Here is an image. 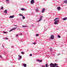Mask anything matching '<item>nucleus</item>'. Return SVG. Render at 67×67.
I'll list each match as a JSON object with an SVG mask.
<instances>
[{"instance_id":"nucleus-1","label":"nucleus","mask_w":67,"mask_h":67,"mask_svg":"<svg viewBox=\"0 0 67 67\" xmlns=\"http://www.w3.org/2000/svg\"><path fill=\"white\" fill-rule=\"evenodd\" d=\"M50 65L51 67H55V66H57V65H58V64H57L56 63H55L54 64L53 63H51L50 64Z\"/></svg>"},{"instance_id":"nucleus-2","label":"nucleus","mask_w":67,"mask_h":67,"mask_svg":"<svg viewBox=\"0 0 67 67\" xmlns=\"http://www.w3.org/2000/svg\"><path fill=\"white\" fill-rule=\"evenodd\" d=\"M59 22V20H57L54 23V24H57V23H58Z\"/></svg>"},{"instance_id":"nucleus-3","label":"nucleus","mask_w":67,"mask_h":67,"mask_svg":"<svg viewBox=\"0 0 67 67\" xmlns=\"http://www.w3.org/2000/svg\"><path fill=\"white\" fill-rule=\"evenodd\" d=\"M54 35H52L51 36V40H53V39H54Z\"/></svg>"},{"instance_id":"nucleus-4","label":"nucleus","mask_w":67,"mask_h":67,"mask_svg":"<svg viewBox=\"0 0 67 67\" xmlns=\"http://www.w3.org/2000/svg\"><path fill=\"white\" fill-rule=\"evenodd\" d=\"M31 4H33L34 3V0H31Z\"/></svg>"},{"instance_id":"nucleus-5","label":"nucleus","mask_w":67,"mask_h":67,"mask_svg":"<svg viewBox=\"0 0 67 67\" xmlns=\"http://www.w3.org/2000/svg\"><path fill=\"white\" fill-rule=\"evenodd\" d=\"M42 17H43V16H41L40 17V20L37 21V22H40V21H41V20L42 19Z\"/></svg>"},{"instance_id":"nucleus-6","label":"nucleus","mask_w":67,"mask_h":67,"mask_svg":"<svg viewBox=\"0 0 67 67\" xmlns=\"http://www.w3.org/2000/svg\"><path fill=\"white\" fill-rule=\"evenodd\" d=\"M45 8H43L42 11V13H44V12H45Z\"/></svg>"},{"instance_id":"nucleus-7","label":"nucleus","mask_w":67,"mask_h":67,"mask_svg":"<svg viewBox=\"0 0 67 67\" xmlns=\"http://www.w3.org/2000/svg\"><path fill=\"white\" fill-rule=\"evenodd\" d=\"M16 29V28H13L11 30H10L9 31V32H11V31H13V30H15V29Z\"/></svg>"},{"instance_id":"nucleus-8","label":"nucleus","mask_w":67,"mask_h":67,"mask_svg":"<svg viewBox=\"0 0 67 67\" xmlns=\"http://www.w3.org/2000/svg\"><path fill=\"white\" fill-rule=\"evenodd\" d=\"M14 15H13L12 16H9V18H14Z\"/></svg>"},{"instance_id":"nucleus-9","label":"nucleus","mask_w":67,"mask_h":67,"mask_svg":"<svg viewBox=\"0 0 67 67\" xmlns=\"http://www.w3.org/2000/svg\"><path fill=\"white\" fill-rule=\"evenodd\" d=\"M57 9L59 10H60V7H58Z\"/></svg>"},{"instance_id":"nucleus-10","label":"nucleus","mask_w":67,"mask_h":67,"mask_svg":"<svg viewBox=\"0 0 67 67\" xmlns=\"http://www.w3.org/2000/svg\"><path fill=\"white\" fill-rule=\"evenodd\" d=\"M3 32V33H4V34H7V33H8V32H5L4 31Z\"/></svg>"},{"instance_id":"nucleus-11","label":"nucleus","mask_w":67,"mask_h":67,"mask_svg":"<svg viewBox=\"0 0 67 67\" xmlns=\"http://www.w3.org/2000/svg\"><path fill=\"white\" fill-rule=\"evenodd\" d=\"M7 10H5L4 12L5 13V14H7Z\"/></svg>"},{"instance_id":"nucleus-12","label":"nucleus","mask_w":67,"mask_h":67,"mask_svg":"<svg viewBox=\"0 0 67 67\" xmlns=\"http://www.w3.org/2000/svg\"><path fill=\"white\" fill-rule=\"evenodd\" d=\"M23 65L24 67H26V64H23Z\"/></svg>"},{"instance_id":"nucleus-13","label":"nucleus","mask_w":67,"mask_h":67,"mask_svg":"<svg viewBox=\"0 0 67 67\" xmlns=\"http://www.w3.org/2000/svg\"><path fill=\"white\" fill-rule=\"evenodd\" d=\"M22 27H27V26L23 25Z\"/></svg>"},{"instance_id":"nucleus-14","label":"nucleus","mask_w":67,"mask_h":67,"mask_svg":"<svg viewBox=\"0 0 67 67\" xmlns=\"http://www.w3.org/2000/svg\"><path fill=\"white\" fill-rule=\"evenodd\" d=\"M63 20H67V17L63 18Z\"/></svg>"},{"instance_id":"nucleus-15","label":"nucleus","mask_w":67,"mask_h":67,"mask_svg":"<svg viewBox=\"0 0 67 67\" xmlns=\"http://www.w3.org/2000/svg\"><path fill=\"white\" fill-rule=\"evenodd\" d=\"M64 3H67V0H65L64 1Z\"/></svg>"},{"instance_id":"nucleus-16","label":"nucleus","mask_w":67,"mask_h":67,"mask_svg":"<svg viewBox=\"0 0 67 67\" xmlns=\"http://www.w3.org/2000/svg\"><path fill=\"white\" fill-rule=\"evenodd\" d=\"M49 65H48L47 64H46V67H49Z\"/></svg>"},{"instance_id":"nucleus-17","label":"nucleus","mask_w":67,"mask_h":67,"mask_svg":"<svg viewBox=\"0 0 67 67\" xmlns=\"http://www.w3.org/2000/svg\"><path fill=\"white\" fill-rule=\"evenodd\" d=\"M21 10L23 11H24L25 10V9H24V8H22L21 9Z\"/></svg>"},{"instance_id":"nucleus-18","label":"nucleus","mask_w":67,"mask_h":67,"mask_svg":"<svg viewBox=\"0 0 67 67\" xmlns=\"http://www.w3.org/2000/svg\"><path fill=\"white\" fill-rule=\"evenodd\" d=\"M58 19V18H56L54 20V21H55L56 20H57Z\"/></svg>"},{"instance_id":"nucleus-19","label":"nucleus","mask_w":67,"mask_h":67,"mask_svg":"<svg viewBox=\"0 0 67 67\" xmlns=\"http://www.w3.org/2000/svg\"><path fill=\"white\" fill-rule=\"evenodd\" d=\"M19 16H23V15H22V14H19Z\"/></svg>"},{"instance_id":"nucleus-20","label":"nucleus","mask_w":67,"mask_h":67,"mask_svg":"<svg viewBox=\"0 0 67 67\" xmlns=\"http://www.w3.org/2000/svg\"><path fill=\"white\" fill-rule=\"evenodd\" d=\"M23 20H24V19H25V17L24 16H23Z\"/></svg>"},{"instance_id":"nucleus-21","label":"nucleus","mask_w":67,"mask_h":67,"mask_svg":"<svg viewBox=\"0 0 67 67\" xmlns=\"http://www.w3.org/2000/svg\"><path fill=\"white\" fill-rule=\"evenodd\" d=\"M6 1L8 3H9V0H6Z\"/></svg>"},{"instance_id":"nucleus-22","label":"nucleus","mask_w":67,"mask_h":67,"mask_svg":"<svg viewBox=\"0 0 67 67\" xmlns=\"http://www.w3.org/2000/svg\"><path fill=\"white\" fill-rule=\"evenodd\" d=\"M21 53L22 54H24V52H21Z\"/></svg>"},{"instance_id":"nucleus-23","label":"nucleus","mask_w":67,"mask_h":67,"mask_svg":"<svg viewBox=\"0 0 67 67\" xmlns=\"http://www.w3.org/2000/svg\"><path fill=\"white\" fill-rule=\"evenodd\" d=\"M58 37L59 38H60V35H58Z\"/></svg>"},{"instance_id":"nucleus-24","label":"nucleus","mask_w":67,"mask_h":67,"mask_svg":"<svg viewBox=\"0 0 67 67\" xmlns=\"http://www.w3.org/2000/svg\"><path fill=\"white\" fill-rule=\"evenodd\" d=\"M19 58H20V59H21V58H22V56L21 55H20L19 56Z\"/></svg>"},{"instance_id":"nucleus-25","label":"nucleus","mask_w":67,"mask_h":67,"mask_svg":"<svg viewBox=\"0 0 67 67\" xmlns=\"http://www.w3.org/2000/svg\"><path fill=\"white\" fill-rule=\"evenodd\" d=\"M3 9V7H2L1 8V10H2Z\"/></svg>"},{"instance_id":"nucleus-26","label":"nucleus","mask_w":67,"mask_h":67,"mask_svg":"<svg viewBox=\"0 0 67 67\" xmlns=\"http://www.w3.org/2000/svg\"><path fill=\"white\" fill-rule=\"evenodd\" d=\"M43 61L42 60H39V62H42Z\"/></svg>"},{"instance_id":"nucleus-27","label":"nucleus","mask_w":67,"mask_h":67,"mask_svg":"<svg viewBox=\"0 0 67 67\" xmlns=\"http://www.w3.org/2000/svg\"><path fill=\"white\" fill-rule=\"evenodd\" d=\"M39 35V34H37L36 35V36H38Z\"/></svg>"},{"instance_id":"nucleus-28","label":"nucleus","mask_w":67,"mask_h":67,"mask_svg":"<svg viewBox=\"0 0 67 67\" xmlns=\"http://www.w3.org/2000/svg\"><path fill=\"white\" fill-rule=\"evenodd\" d=\"M0 57H1V58H2V56H1V55H0Z\"/></svg>"},{"instance_id":"nucleus-29","label":"nucleus","mask_w":67,"mask_h":67,"mask_svg":"<svg viewBox=\"0 0 67 67\" xmlns=\"http://www.w3.org/2000/svg\"><path fill=\"white\" fill-rule=\"evenodd\" d=\"M5 40H8V38H5Z\"/></svg>"},{"instance_id":"nucleus-30","label":"nucleus","mask_w":67,"mask_h":67,"mask_svg":"<svg viewBox=\"0 0 67 67\" xmlns=\"http://www.w3.org/2000/svg\"><path fill=\"white\" fill-rule=\"evenodd\" d=\"M30 56H32V54H30Z\"/></svg>"},{"instance_id":"nucleus-31","label":"nucleus","mask_w":67,"mask_h":67,"mask_svg":"<svg viewBox=\"0 0 67 67\" xmlns=\"http://www.w3.org/2000/svg\"><path fill=\"white\" fill-rule=\"evenodd\" d=\"M37 62H40V60H37Z\"/></svg>"},{"instance_id":"nucleus-32","label":"nucleus","mask_w":67,"mask_h":67,"mask_svg":"<svg viewBox=\"0 0 67 67\" xmlns=\"http://www.w3.org/2000/svg\"><path fill=\"white\" fill-rule=\"evenodd\" d=\"M52 49H50V50L51 51H52Z\"/></svg>"},{"instance_id":"nucleus-33","label":"nucleus","mask_w":67,"mask_h":67,"mask_svg":"<svg viewBox=\"0 0 67 67\" xmlns=\"http://www.w3.org/2000/svg\"><path fill=\"white\" fill-rule=\"evenodd\" d=\"M36 43H35V42H34V45H35Z\"/></svg>"},{"instance_id":"nucleus-34","label":"nucleus","mask_w":67,"mask_h":67,"mask_svg":"<svg viewBox=\"0 0 67 67\" xmlns=\"http://www.w3.org/2000/svg\"><path fill=\"white\" fill-rule=\"evenodd\" d=\"M36 11H38V9H36Z\"/></svg>"},{"instance_id":"nucleus-35","label":"nucleus","mask_w":67,"mask_h":67,"mask_svg":"<svg viewBox=\"0 0 67 67\" xmlns=\"http://www.w3.org/2000/svg\"><path fill=\"white\" fill-rule=\"evenodd\" d=\"M42 67H45V65H43L42 66Z\"/></svg>"},{"instance_id":"nucleus-36","label":"nucleus","mask_w":67,"mask_h":67,"mask_svg":"<svg viewBox=\"0 0 67 67\" xmlns=\"http://www.w3.org/2000/svg\"><path fill=\"white\" fill-rule=\"evenodd\" d=\"M55 67H59V66H55Z\"/></svg>"},{"instance_id":"nucleus-37","label":"nucleus","mask_w":67,"mask_h":67,"mask_svg":"<svg viewBox=\"0 0 67 67\" xmlns=\"http://www.w3.org/2000/svg\"><path fill=\"white\" fill-rule=\"evenodd\" d=\"M18 36V35H16V36L17 37Z\"/></svg>"},{"instance_id":"nucleus-38","label":"nucleus","mask_w":67,"mask_h":67,"mask_svg":"<svg viewBox=\"0 0 67 67\" xmlns=\"http://www.w3.org/2000/svg\"><path fill=\"white\" fill-rule=\"evenodd\" d=\"M20 34V35H22V34Z\"/></svg>"}]
</instances>
